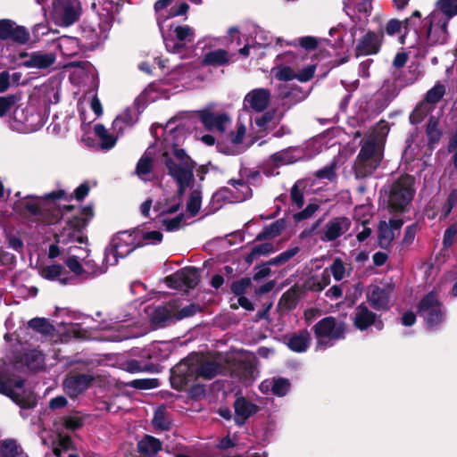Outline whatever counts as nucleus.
<instances>
[{
	"label": "nucleus",
	"instance_id": "1",
	"mask_svg": "<svg viewBox=\"0 0 457 457\" xmlns=\"http://www.w3.org/2000/svg\"><path fill=\"white\" fill-rule=\"evenodd\" d=\"M176 122L177 119L171 118L165 127L161 124L153 125L152 134L160 141L162 151L161 162L165 164L169 174L178 184L179 192L182 194L193 180L194 164L185 151L178 147L184 129L181 123Z\"/></svg>",
	"mask_w": 457,
	"mask_h": 457
},
{
	"label": "nucleus",
	"instance_id": "2",
	"mask_svg": "<svg viewBox=\"0 0 457 457\" xmlns=\"http://www.w3.org/2000/svg\"><path fill=\"white\" fill-rule=\"evenodd\" d=\"M200 120L209 130L219 133L217 147L220 152L237 155L244 150L242 143L246 133V126L241 118L237 120L235 130L229 133H227V129L231 125V118L226 112H215L211 109H205L200 112Z\"/></svg>",
	"mask_w": 457,
	"mask_h": 457
},
{
	"label": "nucleus",
	"instance_id": "3",
	"mask_svg": "<svg viewBox=\"0 0 457 457\" xmlns=\"http://www.w3.org/2000/svg\"><path fill=\"white\" fill-rule=\"evenodd\" d=\"M457 15V0H438L435 9L421 21L419 37L427 46H441L447 43L449 25Z\"/></svg>",
	"mask_w": 457,
	"mask_h": 457
},
{
	"label": "nucleus",
	"instance_id": "4",
	"mask_svg": "<svg viewBox=\"0 0 457 457\" xmlns=\"http://www.w3.org/2000/svg\"><path fill=\"white\" fill-rule=\"evenodd\" d=\"M387 133L386 125L379 123L364 138L354 164L356 178L369 177L379 166Z\"/></svg>",
	"mask_w": 457,
	"mask_h": 457
},
{
	"label": "nucleus",
	"instance_id": "5",
	"mask_svg": "<svg viewBox=\"0 0 457 457\" xmlns=\"http://www.w3.org/2000/svg\"><path fill=\"white\" fill-rule=\"evenodd\" d=\"M84 221L75 218L66 222L62 229L55 235V242L49 246L48 257L54 259L59 256L71 255V253L85 254V260H89V249L86 246H77L76 244L87 245V237L82 234Z\"/></svg>",
	"mask_w": 457,
	"mask_h": 457
},
{
	"label": "nucleus",
	"instance_id": "6",
	"mask_svg": "<svg viewBox=\"0 0 457 457\" xmlns=\"http://www.w3.org/2000/svg\"><path fill=\"white\" fill-rule=\"evenodd\" d=\"M414 180L411 176H403L383 189V201L391 212H403L408 210L415 194Z\"/></svg>",
	"mask_w": 457,
	"mask_h": 457
},
{
	"label": "nucleus",
	"instance_id": "7",
	"mask_svg": "<svg viewBox=\"0 0 457 457\" xmlns=\"http://www.w3.org/2000/svg\"><path fill=\"white\" fill-rule=\"evenodd\" d=\"M64 195L63 190L53 191L44 196L26 195L14 203L13 209L21 215L33 217L37 221L50 224L53 221L45 217L47 202L62 199Z\"/></svg>",
	"mask_w": 457,
	"mask_h": 457
},
{
	"label": "nucleus",
	"instance_id": "8",
	"mask_svg": "<svg viewBox=\"0 0 457 457\" xmlns=\"http://www.w3.org/2000/svg\"><path fill=\"white\" fill-rule=\"evenodd\" d=\"M15 365L0 361V394L10 397L18 404L25 405L30 393L24 386V379L14 373Z\"/></svg>",
	"mask_w": 457,
	"mask_h": 457
},
{
	"label": "nucleus",
	"instance_id": "9",
	"mask_svg": "<svg viewBox=\"0 0 457 457\" xmlns=\"http://www.w3.org/2000/svg\"><path fill=\"white\" fill-rule=\"evenodd\" d=\"M316 349L326 350L345 337L346 324L344 320L329 316L318 321L312 328Z\"/></svg>",
	"mask_w": 457,
	"mask_h": 457
},
{
	"label": "nucleus",
	"instance_id": "10",
	"mask_svg": "<svg viewBox=\"0 0 457 457\" xmlns=\"http://www.w3.org/2000/svg\"><path fill=\"white\" fill-rule=\"evenodd\" d=\"M140 246H142V241L137 239L135 230L118 232L105 248L104 263L105 266H114L120 258L128 256Z\"/></svg>",
	"mask_w": 457,
	"mask_h": 457
},
{
	"label": "nucleus",
	"instance_id": "11",
	"mask_svg": "<svg viewBox=\"0 0 457 457\" xmlns=\"http://www.w3.org/2000/svg\"><path fill=\"white\" fill-rule=\"evenodd\" d=\"M418 312L427 328L436 329L445 320V311L436 293L430 292L420 302Z\"/></svg>",
	"mask_w": 457,
	"mask_h": 457
},
{
	"label": "nucleus",
	"instance_id": "12",
	"mask_svg": "<svg viewBox=\"0 0 457 457\" xmlns=\"http://www.w3.org/2000/svg\"><path fill=\"white\" fill-rule=\"evenodd\" d=\"M162 35H164V32ZM195 38V30L188 25L176 26L170 37L163 36L167 51L178 54H181L183 49L191 48Z\"/></svg>",
	"mask_w": 457,
	"mask_h": 457
},
{
	"label": "nucleus",
	"instance_id": "13",
	"mask_svg": "<svg viewBox=\"0 0 457 457\" xmlns=\"http://www.w3.org/2000/svg\"><path fill=\"white\" fill-rule=\"evenodd\" d=\"M68 269L77 277L84 279L91 278L106 272V268H95L92 260H85V254L71 253V255L61 256Z\"/></svg>",
	"mask_w": 457,
	"mask_h": 457
},
{
	"label": "nucleus",
	"instance_id": "14",
	"mask_svg": "<svg viewBox=\"0 0 457 457\" xmlns=\"http://www.w3.org/2000/svg\"><path fill=\"white\" fill-rule=\"evenodd\" d=\"M79 0H54L53 14L56 21L62 26L75 23L81 14Z\"/></svg>",
	"mask_w": 457,
	"mask_h": 457
},
{
	"label": "nucleus",
	"instance_id": "15",
	"mask_svg": "<svg viewBox=\"0 0 457 457\" xmlns=\"http://www.w3.org/2000/svg\"><path fill=\"white\" fill-rule=\"evenodd\" d=\"M195 359V355L189 356L171 369L170 383L173 388L182 390L197 378Z\"/></svg>",
	"mask_w": 457,
	"mask_h": 457
},
{
	"label": "nucleus",
	"instance_id": "16",
	"mask_svg": "<svg viewBox=\"0 0 457 457\" xmlns=\"http://www.w3.org/2000/svg\"><path fill=\"white\" fill-rule=\"evenodd\" d=\"M180 203L178 199H174L172 203L159 202L154 207V211L159 212V221L162 224L168 231H175L182 228L185 224V216L182 213L176 215L173 218H169V214L177 212L179 209Z\"/></svg>",
	"mask_w": 457,
	"mask_h": 457
},
{
	"label": "nucleus",
	"instance_id": "17",
	"mask_svg": "<svg viewBox=\"0 0 457 457\" xmlns=\"http://www.w3.org/2000/svg\"><path fill=\"white\" fill-rule=\"evenodd\" d=\"M189 5L185 3H179L177 0H158L154 4V10L157 13V22L162 33H163L164 22L173 17L184 15L187 12Z\"/></svg>",
	"mask_w": 457,
	"mask_h": 457
},
{
	"label": "nucleus",
	"instance_id": "18",
	"mask_svg": "<svg viewBox=\"0 0 457 457\" xmlns=\"http://www.w3.org/2000/svg\"><path fill=\"white\" fill-rule=\"evenodd\" d=\"M351 224V220L347 217H334L328 220L317 234L322 242H332L345 235L350 229Z\"/></svg>",
	"mask_w": 457,
	"mask_h": 457
},
{
	"label": "nucleus",
	"instance_id": "19",
	"mask_svg": "<svg viewBox=\"0 0 457 457\" xmlns=\"http://www.w3.org/2000/svg\"><path fill=\"white\" fill-rule=\"evenodd\" d=\"M177 301H170L165 305L148 306L145 312L151 323L156 328L166 327L175 321Z\"/></svg>",
	"mask_w": 457,
	"mask_h": 457
},
{
	"label": "nucleus",
	"instance_id": "20",
	"mask_svg": "<svg viewBox=\"0 0 457 457\" xmlns=\"http://www.w3.org/2000/svg\"><path fill=\"white\" fill-rule=\"evenodd\" d=\"M445 94V87L441 83H436L431 89L426 94L425 101L418 105L410 116V120L412 123L420 122L424 116H426L430 108L428 104H435L438 103L444 95Z\"/></svg>",
	"mask_w": 457,
	"mask_h": 457
},
{
	"label": "nucleus",
	"instance_id": "21",
	"mask_svg": "<svg viewBox=\"0 0 457 457\" xmlns=\"http://www.w3.org/2000/svg\"><path fill=\"white\" fill-rule=\"evenodd\" d=\"M165 283L174 289L194 288L198 283V275L195 268H185L167 277Z\"/></svg>",
	"mask_w": 457,
	"mask_h": 457
},
{
	"label": "nucleus",
	"instance_id": "22",
	"mask_svg": "<svg viewBox=\"0 0 457 457\" xmlns=\"http://www.w3.org/2000/svg\"><path fill=\"white\" fill-rule=\"evenodd\" d=\"M270 101V92L269 89L254 88L245 95L243 100V108L246 111L262 112L269 106Z\"/></svg>",
	"mask_w": 457,
	"mask_h": 457
},
{
	"label": "nucleus",
	"instance_id": "23",
	"mask_svg": "<svg viewBox=\"0 0 457 457\" xmlns=\"http://www.w3.org/2000/svg\"><path fill=\"white\" fill-rule=\"evenodd\" d=\"M0 39L24 45L29 40V33L11 20H0Z\"/></svg>",
	"mask_w": 457,
	"mask_h": 457
},
{
	"label": "nucleus",
	"instance_id": "24",
	"mask_svg": "<svg viewBox=\"0 0 457 457\" xmlns=\"http://www.w3.org/2000/svg\"><path fill=\"white\" fill-rule=\"evenodd\" d=\"M229 185L233 187V190L223 188L214 194L213 198L216 200L227 199L228 201L242 202L251 195V188L242 179H230Z\"/></svg>",
	"mask_w": 457,
	"mask_h": 457
},
{
	"label": "nucleus",
	"instance_id": "25",
	"mask_svg": "<svg viewBox=\"0 0 457 457\" xmlns=\"http://www.w3.org/2000/svg\"><path fill=\"white\" fill-rule=\"evenodd\" d=\"M353 320L354 327L361 331L366 330L371 325L378 330H381L384 327L383 321L378 320L376 314L363 304L355 309Z\"/></svg>",
	"mask_w": 457,
	"mask_h": 457
},
{
	"label": "nucleus",
	"instance_id": "26",
	"mask_svg": "<svg viewBox=\"0 0 457 457\" xmlns=\"http://www.w3.org/2000/svg\"><path fill=\"white\" fill-rule=\"evenodd\" d=\"M24 58L22 65L26 68L46 69L56 61V55L53 52L37 51L31 54L22 53Z\"/></svg>",
	"mask_w": 457,
	"mask_h": 457
},
{
	"label": "nucleus",
	"instance_id": "27",
	"mask_svg": "<svg viewBox=\"0 0 457 457\" xmlns=\"http://www.w3.org/2000/svg\"><path fill=\"white\" fill-rule=\"evenodd\" d=\"M92 377L86 374L71 375L63 381V389L71 397H76L83 393L92 382Z\"/></svg>",
	"mask_w": 457,
	"mask_h": 457
},
{
	"label": "nucleus",
	"instance_id": "28",
	"mask_svg": "<svg viewBox=\"0 0 457 457\" xmlns=\"http://www.w3.org/2000/svg\"><path fill=\"white\" fill-rule=\"evenodd\" d=\"M234 420L238 426H242L253 415L259 411V406L245 397H237L234 402Z\"/></svg>",
	"mask_w": 457,
	"mask_h": 457
},
{
	"label": "nucleus",
	"instance_id": "29",
	"mask_svg": "<svg viewBox=\"0 0 457 457\" xmlns=\"http://www.w3.org/2000/svg\"><path fill=\"white\" fill-rule=\"evenodd\" d=\"M403 226L400 219H391L388 222L380 221L378 225V245L381 248H387L395 237V232Z\"/></svg>",
	"mask_w": 457,
	"mask_h": 457
},
{
	"label": "nucleus",
	"instance_id": "30",
	"mask_svg": "<svg viewBox=\"0 0 457 457\" xmlns=\"http://www.w3.org/2000/svg\"><path fill=\"white\" fill-rule=\"evenodd\" d=\"M290 382L284 378H270L263 380L259 389L263 395H273L278 397L285 396L290 389Z\"/></svg>",
	"mask_w": 457,
	"mask_h": 457
},
{
	"label": "nucleus",
	"instance_id": "31",
	"mask_svg": "<svg viewBox=\"0 0 457 457\" xmlns=\"http://www.w3.org/2000/svg\"><path fill=\"white\" fill-rule=\"evenodd\" d=\"M285 341L291 351L304 353L311 345L312 335L308 330L303 329L286 336Z\"/></svg>",
	"mask_w": 457,
	"mask_h": 457
},
{
	"label": "nucleus",
	"instance_id": "32",
	"mask_svg": "<svg viewBox=\"0 0 457 457\" xmlns=\"http://www.w3.org/2000/svg\"><path fill=\"white\" fill-rule=\"evenodd\" d=\"M39 274L47 280L58 281L62 285L72 284L74 280L60 264L43 266L39 269Z\"/></svg>",
	"mask_w": 457,
	"mask_h": 457
},
{
	"label": "nucleus",
	"instance_id": "33",
	"mask_svg": "<svg viewBox=\"0 0 457 457\" xmlns=\"http://www.w3.org/2000/svg\"><path fill=\"white\" fill-rule=\"evenodd\" d=\"M253 44L247 43L243 48L239 50V54L245 57L250 54V50L259 47H267L272 45L274 38L270 32L265 29L255 27L253 31Z\"/></svg>",
	"mask_w": 457,
	"mask_h": 457
},
{
	"label": "nucleus",
	"instance_id": "34",
	"mask_svg": "<svg viewBox=\"0 0 457 457\" xmlns=\"http://www.w3.org/2000/svg\"><path fill=\"white\" fill-rule=\"evenodd\" d=\"M380 46V37L373 32H368L357 44V55H369L377 54Z\"/></svg>",
	"mask_w": 457,
	"mask_h": 457
},
{
	"label": "nucleus",
	"instance_id": "35",
	"mask_svg": "<svg viewBox=\"0 0 457 457\" xmlns=\"http://www.w3.org/2000/svg\"><path fill=\"white\" fill-rule=\"evenodd\" d=\"M304 157L303 149L300 147H289L271 155L272 162L277 165H287L294 163Z\"/></svg>",
	"mask_w": 457,
	"mask_h": 457
},
{
	"label": "nucleus",
	"instance_id": "36",
	"mask_svg": "<svg viewBox=\"0 0 457 457\" xmlns=\"http://www.w3.org/2000/svg\"><path fill=\"white\" fill-rule=\"evenodd\" d=\"M370 305L376 310H386L390 304V292L388 289L373 287L367 295Z\"/></svg>",
	"mask_w": 457,
	"mask_h": 457
},
{
	"label": "nucleus",
	"instance_id": "37",
	"mask_svg": "<svg viewBox=\"0 0 457 457\" xmlns=\"http://www.w3.org/2000/svg\"><path fill=\"white\" fill-rule=\"evenodd\" d=\"M196 361V375L198 378L211 379L218 375L220 370V365L215 361H202L198 355H195Z\"/></svg>",
	"mask_w": 457,
	"mask_h": 457
},
{
	"label": "nucleus",
	"instance_id": "38",
	"mask_svg": "<svg viewBox=\"0 0 457 457\" xmlns=\"http://www.w3.org/2000/svg\"><path fill=\"white\" fill-rule=\"evenodd\" d=\"M83 37L89 41L91 46H96L107 37V28L100 24H85L82 29Z\"/></svg>",
	"mask_w": 457,
	"mask_h": 457
},
{
	"label": "nucleus",
	"instance_id": "39",
	"mask_svg": "<svg viewBox=\"0 0 457 457\" xmlns=\"http://www.w3.org/2000/svg\"><path fill=\"white\" fill-rule=\"evenodd\" d=\"M44 124L45 119L43 115L31 108V110H29L28 117L25 120V126L12 125V129L21 133H31L38 130Z\"/></svg>",
	"mask_w": 457,
	"mask_h": 457
},
{
	"label": "nucleus",
	"instance_id": "40",
	"mask_svg": "<svg viewBox=\"0 0 457 457\" xmlns=\"http://www.w3.org/2000/svg\"><path fill=\"white\" fill-rule=\"evenodd\" d=\"M128 319H115L114 321L112 322L110 327H104V328H110L115 330V334L107 337L110 341H122L130 337H133L134 335L130 333L128 328L132 325V323H128Z\"/></svg>",
	"mask_w": 457,
	"mask_h": 457
},
{
	"label": "nucleus",
	"instance_id": "41",
	"mask_svg": "<svg viewBox=\"0 0 457 457\" xmlns=\"http://www.w3.org/2000/svg\"><path fill=\"white\" fill-rule=\"evenodd\" d=\"M60 54L66 57L76 55L79 52V46L77 38L68 36L59 37L54 43Z\"/></svg>",
	"mask_w": 457,
	"mask_h": 457
},
{
	"label": "nucleus",
	"instance_id": "42",
	"mask_svg": "<svg viewBox=\"0 0 457 457\" xmlns=\"http://www.w3.org/2000/svg\"><path fill=\"white\" fill-rule=\"evenodd\" d=\"M154 153V147H149L140 158L137 165V174L142 180H149L153 166L152 155Z\"/></svg>",
	"mask_w": 457,
	"mask_h": 457
},
{
	"label": "nucleus",
	"instance_id": "43",
	"mask_svg": "<svg viewBox=\"0 0 457 457\" xmlns=\"http://www.w3.org/2000/svg\"><path fill=\"white\" fill-rule=\"evenodd\" d=\"M137 449L140 453L148 456L154 457L159 451L162 449V443L159 439L145 435L138 443Z\"/></svg>",
	"mask_w": 457,
	"mask_h": 457
},
{
	"label": "nucleus",
	"instance_id": "44",
	"mask_svg": "<svg viewBox=\"0 0 457 457\" xmlns=\"http://www.w3.org/2000/svg\"><path fill=\"white\" fill-rule=\"evenodd\" d=\"M354 4H352L350 0H347L345 3V9L348 16L353 17L355 14V12L360 13L359 20H361L362 17H366L371 9L370 0H353Z\"/></svg>",
	"mask_w": 457,
	"mask_h": 457
},
{
	"label": "nucleus",
	"instance_id": "45",
	"mask_svg": "<svg viewBox=\"0 0 457 457\" xmlns=\"http://www.w3.org/2000/svg\"><path fill=\"white\" fill-rule=\"evenodd\" d=\"M0 453L2 457H28L13 439L0 442Z\"/></svg>",
	"mask_w": 457,
	"mask_h": 457
},
{
	"label": "nucleus",
	"instance_id": "46",
	"mask_svg": "<svg viewBox=\"0 0 457 457\" xmlns=\"http://www.w3.org/2000/svg\"><path fill=\"white\" fill-rule=\"evenodd\" d=\"M271 73L275 79L281 81H288L295 79V71L287 65L285 62L275 61V65L271 69Z\"/></svg>",
	"mask_w": 457,
	"mask_h": 457
},
{
	"label": "nucleus",
	"instance_id": "47",
	"mask_svg": "<svg viewBox=\"0 0 457 457\" xmlns=\"http://www.w3.org/2000/svg\"><path fill=\"white\" fill-rule=\"evenodd\" d=\"M203 62L206 65L221 66L228 62V53L222 49H217L206 53Z\"/></svg>",
	"mask_w": 457,
	"mask_h": 457
},
{
	"label": "nucleus",
	"instance_id": "48",
	"mask_svg": "<svg viewBox=\"0 0 457 457\" xmlns=\"http://www.w3.org/2000/svg\"><path fill=\"white\" fill-rule=\"evenodd\" d=\"M94 130L96 135L100 139L102 148L111 149L115 145L118 137L109 133L104 125L96 124L94 128Z\"/></svg>",
	"mask_w": 457,
	"mask_h": 457
},
{
	"label": "nucleus",
	"instance_id": "49",
	"mask_svg": "<svg viewBox=\"0 0 457 457\" xmlns=\"http://www.w3.org/2000/svg\"><path fill=\"white\" fill-rule=\"evenodd\" d=\"M26 365L32 370H37L45 365V356L37 349L29 350L24 356Z\"/></svg>",
	"mask_w": 457,
	"mask_h": 457
},
{
	"label": "nucleus",
	"instance_id": "50",
	"mask_svg": "<svg viewBox=\"0 0 457 457\" xmlns=\"http://www.w3.org/2000/svg\"><path fill=\"white\" fill-rule=\"evenodd\" d=\"M138 240L142 241V246L146 245H155L162 240V234L158 230H145L137 228L135 230Z\"/></svg>",
	"mask_w": 457,
	"mask_h": 457
},
{
	"label": "nucleus",
	"instance_id": "51",
	"mask_svg": "<svg viewBox=\"0 0 457 457\" xmlns=\"http://www.w3.org/2000/svg\"><path fill=\"white\" fill-rule=\"evenodd\" d=\"M274 247L271 243H263L253 247L252 251L246 255L245 262L248 263L253 262L260 256H265L273 253Z\"/></svg>",
	"mask_w": 457,
	"mask_h": 457
},
{
	"label": "nucleus",
	"instance_id": "52",
	"mask_svg": "<svg viewBox=\"0 0 457 457\" xmlns=\"http://www.w3.org/2000/svg\"><path fill=\"white\" fill-rule=\"evenodd\" d=\"M427 136L428 138V145L430 148H433L436 144H437L441 138L442 132L438 129V120L432 117L429 120V122L427 127Z\"/></svg>",
	"mask_w": 457,
	"mask_h": 457
},
{
	"label": "nucleus",
	"instance_id": "53",
	"mask_svg": "<svg viewBox=\"0 0 457 457\" xmlns=\"http://www.w3.org/2000/svg\"><path fill=\"white\" fill-rule=\"evenodd\" d=\"M275 60L276 62H285L295 71H297L299 69V64L303 61V56L302 54H295L293 52H285L278 54Z\"/></svg>",
	"mask_w": 457,
	"mask_h": 457
},
{
	"label": "nucleus",
	"instance_id": "54",
	"mask_svg": "<svg viewBox=\"0 0 457 457\" xmlns=\"http://www.w3.org/2000/svg\"><path fill=\"white\" fill-rule=\"evenodd\" d=\"M283 229L284 221L282 220H276L270 226L266 227L264 230L257 237V239L278 237L281 234Z\"/></svg>",
	"mask_w": 457,
	"mask_h": 457
},
{
	"label": "nucleus",
	"instance_id": "55",
	"mask_svg": "<svg viewBox=\"0 0 457 457\" xmlns=\"http://www.w3.org/2000/svg\"><path fill=\"white\" fill-rule=\"evenodd\" d=\"M202 192L199 189H194L187 201V208L192 216H195L201 208Z\"/></svg>",
	"mask_w": 457,
	"mask_h": 457
},
{
	"label": "nucleus",
	"instance_id": "56",
	"mask_svg": "<svg viewBox=\"0 0 457 457\" xmlns=\"http://www.w3.org/2000/svg\"><path fill=\"white\" fill-rule=\"evenodd\" d=\"M73 442L69 436L60 434L58 436L56 445L54 447V453L56 457H60L62 453L73 449Z\"/></svg>",
	"mask_w": 457,
	"mask_h": 457
},
{
	"label": "nucleus",
	"instance_id": "57",
	"mask_svg": "<svg viewBox=\"0 0 457 457\" xmlns=\"http://www.w3.org/2000/svg\"><path fill=\"white\" fill-rule=\"evenodd\" d=\"M312 283L311 288L313 291H322L330 282L329 272L328 269L319 275L312 278Z\"/></svg>",
	"mask_w": 457,
	"mask_h": 457
},
{
	"label": "nucleus",
	"instance_id": "58",
	"mask_svg": "<svg viewBox=\"0 0 457 457\" xmlns=\"http://www.w3.org/2000/svg\"><path fill=\"white\" fill-rule=\"evenodd\" d=\"M62 424L65 428L75 430L81 428L84 424V419L79 413H73L62 418Z\"/></svg>",
	"mask_w": 457,
	"mask_h": 457
},
{
	"label": "nucleus",
	"instance_id": "59",
	"mask_svg": "<svg viewBox=\"0 0 457 457\" xmlns=\"http://www.w3.org/2000/svg\"><path fill=\"white\" fill-rule=\"evenodd\" d=\"M316 71L315 64H308L302 67V63L299 64V69L295 71V79L300 82L309 81L314 75Z\"/></svg>",
	"mask_w": 457,
	"mask_h": 457
},
{
	"label": "nucleus",
	"instance_id": "60",
	"mask_svg": "<svg viewBox=\"0 0 457 457\" xmlns=\"http://www.w3.org/2000/svg\"><path fill=\"white\" fill-rule=\"evenodd\" d=\"M137 117L135 112L133 110L127 109L114 120V126L116 127L119 124H124L125 126L130 127L137 121Z\"/></svg>",
	"mask_w": 457,
	"mask_h": 457
},
{
	"label": "nucleus",
	"instance_id": "61",
	"mask_svg": "<svg viewBox=\"0 0 457 457\" xmlns=\"http://www.w3.org/2000/svg\"><path fill=\"white\" fill-rule=\"evenodd\" d=\"M29 327L41 334H48L53 327L44 318H34L29 321Z\"/></svg>",
	"mask_w": 457,
	"mask_h": 457
},
{
	"label": "nucleus",
	"instance_id": "62",
	"mask_svg": "<svg viewBox=\"0 0 457 457\" xmlns=\"http://www.w3.org/2000/svg\"><path fill=\"white\" fill-rule=\"evenodd\" d=\"M328 272L337 281L343 279L345 273L344 262L340 258H336L330 265Z\"/></svg>",
	"mask_w": 457,
	"mask_h": 457
},
{
	"label": "nucleus",
	"instance_id": "63",
	"mask_svg": "<svg viewBox=\"0 0 457 457\" xmlns=\"http://www.w3.org/2000/svg\"><path fill=\"white\" fill-rule=\"evenodd\" d=\"M380 92L387 99H393L400 92V87H398L395 80H386L381 87Z\"/></svg>",
	"mask_w": 457,
	"mask_h": 457
},
{
	"label": "nucleus",
	"instance_id": "64",
	"mask_svg": "<svg viewBox=\"0 0 457 457\" xmlns=\"http://www.w3.org/2000/svg\"><path fill=\"white\" fill-rule=\"evenodd\" d=\"M337 166L335 163H330L324 168L316 171V177L320 180L333 181L336 179Z\"/></svg>",
	"mask_w": 457,
	"mask_h": 457
}]
</instances>
